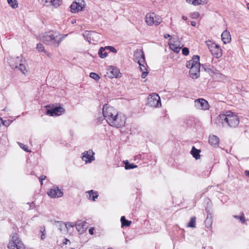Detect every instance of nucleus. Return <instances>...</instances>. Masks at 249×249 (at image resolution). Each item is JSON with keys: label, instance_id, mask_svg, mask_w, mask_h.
Here are the masks:
<instances>
[{"label": "nucleus", "instance_id": "1", "mask_svg": "<svg viewBox=\"0 0 249 249\" xmlns=\"http://www.w3.org/2000/svg\"><path fill=\"white\" fill-rule=\"evenodd\" d=\"M216 121L219 125L228 126L231 128L236 127L239 124L238 117L231 111L219 115L216 118Z\"/></svg>", "mask_w": 249, "mask_h": 249}, {"label": "nucleus", "instance_id": "2", "mask_svg": "<svg viewBox=\"0 0 249 249\" xmlns=\"http://www.w3.org/2000/svg\"><path fill=\"white\" fill-rule=\"evenodd\" d=\"M67 35H61L57 31H51L46 33L42 36L41 40L46 45L57 48Z\"/></svg>", "mask_w": 249, "mask_h": 249}, {"label": "nucleus", "instance_id": "3", "mask_svg": "<svg viewBox=\"0 0 249 249\" xmlns=\"http://www.w3.org/2000/svg\"><path fill=\"white\" fill-rule=\"evenodd\" d=\"M133 57L134 61L139 64L140 70L142 72L141 77L143 79L145 78L147 76L148 71L147 69V65L145 62L144 54L142 50L137 49L134 52Z\"/></svg>", "mask_w": 249, "mask_h": 249}, {"label": "nucleus", "instance_id": "4", "mask_svg": "<svg viewBox=\"0 0 249 249\" xmlns=\"http://www.w3.org/2000/svg\"><path fill=\"white\" fill-rule=\"evenodd\" d=\"M199 59L200 57L198 55H194L192 59L186 63V67L190 69V75L193 79H196L199 76L200 66Z\"/></svg>", "mask_w": 249, "mask_h": 249}, {"label": "nucleus", "instance_id": "5", "mask_svg": "<svg viewBox=\"0 0 249 249\" xmlns=\"http://www.w3.org/2000/svg\"><path fill=\"white\" fill-rule=\"evenodd\" d=\"M117 110L112 107L105 105L103 107V114L104 118L102 117L97 118V122L102 123L104 119H105L107 122L109 124L113 118L115 117L118 114Z\"/></svg>", "mask_w": 249, "mask_h": 249}, {"label": "nucleus", "instance_id": "6", "mask_svg": "<svg viewBox=\"0 0 249 249\" xmlns=\"http://www.w3.org/2000/svg\"><path fill=\"white\" fill-rule=\"evenodd\" d=\"M9 249H25V246L19 238L18 233H13L8 244Z\"/></svg>", "mask_w": 249, "mask_h": 249}, {"label": "nucleus", "instance_id": "7", "mask_svg": "<svg viewBox=\"0 0 249 249\" xmlns=\"http://www.w3.org/2000/svg\"><path fill=\"white\" fill-rule=\"evenodd\" d=\"M145 19V22L148 26L159 25L162 22V18L154 13L147 14Z\"/></svg>", "mask_w": 249, "mask_h": 249}, {"label": "nucleus", "instance_id": "8", "mask_svg": "<svg viewBox=\"0 0 249 249\" xmlns=\"http://www.w3.org/2000/svg\"><path fill=\"white\" fill-rule=\"evenodd\" d=\"M126 117L123 114L118 113L109 124L111 126L119 128L124 126L125 124Z\"/></svg>", "mask_w": 249, "mask_h": 249}, {"label": "nucleus", "instance_id": "9", "mask_svg": "<svg viewBox=\"0 0 249 249\" xmlns=\"http://www.w3.org/2000/svg\"><path fill=\"white\" fill-rule=\"evenodd\" d=\"M147 105L153 107H159L161 106L160 98L157 93H153L147 97Z\"/></svg>", "mask_w": 249, "mask_h": 249}, {"label": "nucleus", "instance_id": "10", "mask_svg": "<svg viewBox=\"0 0 249 249\" xmlns=\"http://www.w3.org/2000/svg\"><path fill=\"white\" fill-rule=\"evenodd\" d=\"M85 4L83 0H75L70 6L71 11L73 13H76L83 10Z\"/></svg>", "mask_w": 249, "mask_h": 249}, {"label": "nucleus", "instance_id": "11", "mask_svg": "<svg viewBox=\"0 0 249 249\" xmlns=\"http://www.w3.org/2000/svg\"><path fill=\"white\" fill-rule=\"evenodd\" d=\"M195 107L200 110H208L210 106L208 102L203 98H199L194 102Z\"/></svg>", "mask_w": 249, "mask_h": 249}, {"label": "nucleus", "instance_id": "12", "mask_svg": "<svg viewBox=\"0 0 249 249\" xmlns=\"http://www.w3.org/2000/svg\"><path fill=\"white\" fill-rule=\"evenodd\" d=\"M48 196L51 198H58L63 195V191L56 186H53L48 193Z\"/></svg>", "mask_w": 249, "mask_h": 249}, {"label": "nucleus", "instance_id": "13", "mask_svg": "<svg viewBox=\"0 0 249 249\" xmlns=\"http://www.w3.org/2000/svg\"><path fill=\"white\" fill-rule=\"evenodd\" d=\"M94 155V153L92 150L85 151L82 157V160L86 163H90L95 160Z\"/></svg>", "mask_w": 249, "mask_h": 249}, {"label": "nucleus", "instance_id": "14", "mask_svg": "<svg viewBox=\"0 0 249 249\" xmlns=\"http://www.w3.org/2000/svg\"><path fill=\"white\" fill-rule=\"evenodd\" d=\"M65 111V109L62 107H55L52 109H47L46 114L51 116H59Z\"/></svg>", "mask_w": 249, "mask_h": 249}, {"label": "nucleus", "instance_id": "15", "mask_svg": "<svg viewBox=\"0 0 249 249\" xmlns=\"http://www.w3.org/2000/svg\"><path fill=\"white\" fill-rule=\"evenodd\" d=\"M21 62L22 60L20 57H10L8 59V62L12 69H18L19 66V64L21 63Z\"/></svg>", "mask_w": 249, "mask_h": 249}, {"label": "nucleus", "instance_id": "16", "mask_svg": "<svg viewBox=\"0 0 249 249\" xmlns=\"http://www.w3.org/2000/svg\"><path fill=\"white\" fill-rule=\"evenodd\" d=\"M88 223L85 221L78 220L75 223V227L80 234L83 233L87 229Z\"/></svg>", "mask_w": 249, "mask_h": 249}, {"label": "nucleus", "instance_id": "17", "mask_svg": "<svg viewBox=\"0 0 249 249\" xmlns=\"http://www.w3.org/2000/svg\"><path fill=\"white\" fill-rule=\"evenodd\" d=\"M121 74L119 70L114 66H110L107 72V76L109 78H118Z\"/></svg>", "mask_w": 249, "mask_h": 249}, {"label": "nucleus", "instance_id": "18", "mask_svg": "<svg viewBox=\"0 0 249 249\" xmlns=\"http://www.w3.org/2000/svg\"><path fill=\"white\" fill-rule=\"evenodd\" d=\"M208 215L207 218L205 221V231L208 232L209 235H212L213 233L212 231V224H213V219L212 217L210 214Z\"/></svg>", "mask_w": 249, "mask_h": 249}, {"label": "nucleus", "instance_id": "19", "mask_svg": "<svg viewBox=\"0 0 249 249\" xmlns=\"http://www.w3.org/2000/svg\"><path fill=\"white\" fill-rule=\"evenodd\" d=\"M210 51L212 55L217 58H219L222 56V50L217 44L213 46V47H210Z\"/></svg>", "mask_w": 249, "mask_h": 249}, {"label": "nucleus", "instance_id": "20", "mask_svg": "<svg viewBox=\"0 0 249 249\" xmlns=\"http://www.w3.org/2000/svg\"><path fill=\"white\" fill-rule=\"evenodd\" d=\"M209 143L214 147H217L219 144V138L214 135H211L209 136Z\"/></svg>", "mask_w": 249, "mask_h": 249}, {"label": "nucleus", "instance_id": "21", "mask_svg": "<svg viewBox=\"0 0 249 249\" xmlns=\"http://www.w3.org/2000/svg\"><path fill=\"white\" fill-rule=\"evenodd\" d=\"M98 35L94 32L86 31L83 34V36L88 42L91 43V38L96 37Z\"/></svg>", "mask_w": 249, "mask_h": 249}, {"label": "nucleus", "instance_id": "22", "mask_svg": "<svg viewBox=\"0 0 249 249\" xmlns=\"http://www.w3.org/2000/svg\"><path fill=\"white\" fill-rule=\"evenodd\" d=\"M221 39L224 44H227L231 41V37L229 32L225 30L221 35Z\"/></svg>", "mask_w": 249, "mask_h": 249}, {"label": "nucleus", "instance_id": "23", "mask_svg": "<svg viewBox=\"0 0 249 249\" xmlns=\"http://www.w3.org/2000/svg\"><path fill=\"white\" fill-rule=\"evenodd\" d=\"M87 194V196L89 199H92L95 201L98 197V193L97 191H94L93 190L87 191L86 192Z\"/></svg>", "mask_w": 249, "mask_h": 249}, {"label": "nucleus", "instance_id": "24", "mask_svg": "<svg viewBox=\"0 0 249 249\" xmlns=\"http://www.w3.org/2000/svg\"><path fill=\"white\" fill-rule=\"evenodd\" d=\"M200 150L196 148L195 146H193L191 151V154L195 159L198 160L200 158Z\"/></svg>", "mask_w": 249, "mask_h": 249}, {"label": "nucleus", "instance_id": "25", "mask_svg": "<svg viewBox=\"0 0 249 249\" xmlns=\"http://www.w3.org/2000/svg\"><path fill=\"white\" fill-rule=\"evenodd\" d=\"M57 224H59V226L62 227L64 229H66L67 231L68 230L69 228H73L74 226H75V224H74L72 222L64 223L61 222H57Z\"/></svg>", "mask_w": 249, "mask_h": 249}, {"label": "nucleus", "instance_id": "26", "mask_svg": "<svg viewBox=\"0 0 249 249\" xmlns=\"http://www.w3.org/2000/svg\"><path fill=\"white\" fill-rule=\"evenodd\" d=\"M17 70L20 71L24 75H27L28 73V67L25 65L21 63L19 64V66Z\"/></svg>", "mask_w": 249, "mask_h": 249}, {"label": "nucleus", "instance_id": "27", "mask_svg": "<svg viewBox=\"0 0 249 249\" xmlns=\"http://www.w3.org/2000/svg\"><path fill=\"white\" fill-rule=\"evenodd\" d=\"M105 47H101L98 51V55L102 58H105L107 55V53L106 51Z\"/></svg>", "mask_w": 249, "mask_h": 249}, {"label": "nucleus", "instance_id": "28", "mask_svg": "<svg viewBox=\"0 0 249 249\" xmlns=\"http://www.w3.org/2000/svg\"><path fill=\"white\" fill-rule=\"evenodd\" d=\"M122 227H128L131 224V221L127 220L125 219L124 216H122L121 218Z\"/></svg>", "mask_w": 249, "mask_h": 249}, {"label": "nucleus", "instance_id": "29", "mask_svg": "<svg viewBox=\"0 0 249 249\" xmlns=\"http://www.w3.org/2000/svg\"><path fill=\"white\" fill-rule=\"evenodd\" d=\"M124 167L126 170L134 169L136 168L137 166L134 163H130L127 160L124 161Z\"/></svg>", "mask_w": 249, "mask_h": 249}, {"label": "nucleus", "instance_id": "30", "mask_svg": "<svg viewBox=\"0 0 249 249\" xmlns=\"http://www.w3.org/2000/svg\"><path fill=\"white\" fill-rule=\"evenodd\" d=\"M233 217L236 219L240 220L242 224H244L246 221V219H245L244 214L243 213H240L239 215H234Z\"/></svg>", "mask_w": 249, "mask_h": 249}, {"label": "nucleus", "instance_id": "31", "mask_svg": "<svg viewBox=\"0 0 249 249\" xmlns=\"http://www.w3.org/2000/svg\"><path fill=\"white\" fill-rule=\"evenodd\" d=\"M196 217L195 216L192 217L190 219L189 222L187 224V226L190 228H195L196 227Z\"/></svg>", "mask_w": 249, "mask_h": 249}, {"label": "nucleus", "instance_id": "32", "mask_svg": "<svg viewBox=\"0 0 249 249\" xmlns=\"http://www.w3.org/2000/svg\"><path fill=\"white\" fill-rule=\"evenodd\" d=\"M170 48L175 53H178L180 50V47L175 44H169Z\"/></svg>", "mask_w": 249, "mask_h": 249}, {"label": "nucleus", "instance_id": "33", "mask_svg": "<svg viewBox=\"0 0 249 249\" xmlns=\"http://www.w3.org/2000/svg\"><path fill=\"white\" fill-rule=\"evenodd\" d=\"M36 48L39 52H44L45 53L47 54L48 55H49L48 53L45 51L44 47L42 44L38 43L36 45Z\"/></svg>", "mask_w": 249, "mask_h": 249}, {"label": "nucleus", "instance_id": "34", "mask_svg": "<svg viewBox=\"0 0 249 249\" xmlns=\"http://www.w3.org/2000/svg\"><path fill=\"white\" fill-rule=\"evenodd\" d=\"M8 4L13 8H16L18 7V4L16 0H7Z\"/></svg>", "mask_w": 249, "mask_h": 249}, {"label": "nucleus", "instance_id": "35", "mask_svg": "<svg viewBox=\"0 0 249 249\" xmlns=\"http://www.w3.org/2000/svg\"><path fill=\"white\" fill-rule=\"evenodd\" d=\"M89 76L97 81H98L100 79L99 75L95 72H91L89 74Z\"/></svg>", "mask_w": 249, "mask_h": 249}, {"label": "nucleus", "instance_id": "36", "mask_svg": "<svg viewBox=\"0 0 249 249\" xmlns=\"http://www.w3.org/2000/svg\"><path fill=\"white\" fill-rule=\"evenodd\" d=\"M105 49H106L107 50H109L110 52H113L114 53H116L117 52V50L114 47L111 46H106V47H105Z\"/></svg>", "mask_w": 249, "mask_h": 249}, {"label": "nucleus", "instance_id": "37", "mask_svg": "<svg viewBox=\"0 0 249 249\" xmlns=\"http://www.w3.org/2000/svg\"><path fill=\"white\" fill-rule=\"evenodd\" d=\"M61 3L60 0H53L51 4L55 7H57L60 5Z\"/></svg>", "mask_w": 249, "mask_h": 249}, {"label": "nucleus", "instance_id": "38", "mask_svg": "<svg viewBox=\"0 0 249 249\" xmlns=\"http://www.w3.org/2000/svg\"><path fill=\"white\" fill-rule=\"evenodd\" d=\"M18 144L19 146L21 148H22L23 150L26 152H30L28 150V146L22 143L18 142Z\"/></svg>", "mask_w": 249, "mask_h": 249}, {"label": "nucleus", "instance_id": "39", "mask_svg": "<svg viewBox=\"0 0 249 249\" xmlns=\"http://www.w3.org/2000/svg\"><path fill=\"white\" fill-rule=\"evenodd\" d=\"M182 53L184 55H188L189 53V49L187 47H184L182 49Z\"/></svg>", "mask_w": 249, "mask_h": 249}, {"label": "nucleus", "instance_id": "40", "mask_svg": "<svg viewBox=\"0 0 249 249\" xmlns=\"http://www.w3.org/2000/svg\"><path fill=\"white\" fill-rule=\"evenodd\" d=\"M201 67L202 68H203L205 71H211L213 73H216L213 70H212V69L211 68H210V66H209V67L206 68V67H205V65L202 64L201 65Z\"/></svg>", "mask_w": 249, "mask_h": 249}, {"label": "nucleus", "instance_id": "41", "mask_svg": "<svg viewBox=\"0 0 249 249\" xmlns=\"http://www.w3.org/2000/svg\"><path fill=\"white\" fill-rule=\"evenodd\" d=\"M207 3V0H196V5L204 4Z\"/></svg>", "mask_w": 249, "mask_h": 249}, {"label": "nucleus", "instance_id": "42", "mask_svg": "<svg viewBox=\"0 0 249 249\" xmlns=\"http://www.w3.org/2000/svg\"><path fill=\"white\" fill-rule=\"evenodd\" d=\"M206 45L208 46L209 49L210 50V47H213V46L216 45L214 43H213L211 41L208 40L206 42Z\"/></svg>", "mask_w": 249, "mask_h": 249}, {"label": "nucleus", "instance_id": "43", "mask_svg": "<svg viewBox=\"0 0 249 249\" xmlns=\"http://www.w3.org/2000/svg\"><path fill=\"white\" fill-rule=\"evenodd\" d=\"M192 18H196L199 16V13L198 12H194L192 14H191V15Z\"/></svg>", "mask_w": 249, "mask_h": 249}, {"label": "nucleus", "instance_id": "44", "mask_svg": "<svg viewBox=\"0 0 249 249\" xmlns=\"http://www.w3.org/2000/svg\"><path fill=\"white\" fill-rule=\"evenodd\" d=\"M27 204L29 205V210L34 209V207H35V204H34V202H31V203L30 202H28L27 203Z\"/></svg>", "mask_w": 249, "mask_h": 249}, {"label": "nucleus", "instance_id": "45", "mask_svg": "<svg viewBox=\"0 0 249 249\" xmlns=\"http://www.w3.org/2000/svg\"><path fill=\"white\" fill-rule=\"evenodd\" d=\"M186 1L189 3L196 5V0H186Z\"/></svg>", "mask_w": 249, "mask_h": 249}, {"label": "nucleus", "instance_id": "46", "mask_svg": "<svg viewBox=\"0 0 249 249\" xmlns=\"http://www.w3.org/2000/svg\"><path fill=\"white\" fill-rule=\"evenodd\" d=\"M94 230V228H92V227L90 228L89 230V233L91 235H93Z\"/></svg>", "mask_w": 249, "mask_h": 249}, {"label": "nucleus", "instance_id": "47", "mask_svg": "<svg viewBox=\"0 0 249 249\" xmlns=\"http://www.w3.org/2000/svg\"><path fill=\"white\" fill-rule=\"evenodd\" d=\"M46 178V177L45 176H41L39 177V179L40 181V182H42L43 180L45 179Z\"/></svg>", "mask_w": 249, "mask_h": 249}, {"label": "nucleus", "instance_id": "48", "mask_svg": "<svg viewBox=\"0 0 249 249\" xmlns=\"http://www.w3.org/2000/svg\"><path fill=\"white\" fill-rule=\"evenodd\" d=\"M40 231L41 233H43V232H45V227H41Z\"/></svg>", "mask_w": 249, "mask_h": 249}, {"label": "nucleus", "instance_id": "49", "mask_svg": "<svg viewBox=\"0 0 249 249\" xmlns=\"http://www.w3.org/2000/svg\"><path fill=\"white\" fill-rule=\"evenodd\" d=\"M191 25L192 26H194V27H195L196 25V23L195 21H191Z\"/></svg>", "mask_w": 249, "mask_h": 249}, {"label": "nucleus", "instance_id": "50", "mask_svg": "<svg viewBox=\"0 0 249 249\" xmlns=\"http://www.w3.org/2000/svg\"><path fill=\"white\" fill-rule=\"evenodd\" d=\"M45 238V232L43 233H42V234L41 235V239H44Z\"/></svg>", "mask_w": 249, "mask_h": 249}, {"label": "nucleus", "instance_id": "51", "mask_svg": "<svg viewBox=\"0 0 249 249\" xmlns=\"http://www.w3.org/2000/svg\"><path fill=\"white\" fill-rule=\"evenodd\" d=\"M245 174L246 176L249 177V170H246L245 171Z\"/></svg>", "mask_w": 249, "mask_h": 249}, {"label": "nucleus", "instance_id": "52", "mask_svg": "<svg viewBox=\"0 0 249 249\" xmlns=\"http://www.w3.org/2000/svg\"><path fill=\"white\" fill-rule=\"evenodd\" d=\"M59 230H60L61 231H66V229H64L62 227H60L59 225Z\"/></svg>", "mask_w": 249, "mask_h": 249}, {"label": "nucleus", "instance_id": "53", "mask_svg": "<svg viewBox=\"0 0 249 249\" xmlns=\"http://www.w3.org/2000/svg\"><path fill=\"white\" fill-rule=\"evenodd\" d=\"M171 37V36L169 34H165L164 37L165 38H167L168 37Z\"/></svg>", "mask_w": 249, "mask_h": 249}, {"label": "nucleus", "instance_id": "54", "mask_svg": "<svg viewBox=\"0 0 249 249\" xmlns=\"http://www.w3.org/2000/svg\"><path fill=\"white\" fill-rule=\"evenodd\" d=\"M182 18L184 20H186L187 19V17L185 16H183Z\"/></svg>", "mask_w": 249, "mask_h": 249}, {"label": "nucleus", "instance_id": "55", "mask_svg": "<svg viewBox=\"0 0 249 249\" xmlns=\"http://www.w3.org/2000/svg\"><path fill=\"white\" fill-rule=\"evenodd\" d=\"M2 111H9V109L7 107H6L3 109H2Z\"/></svg>", "mask_w": 249, "mask_h": 249}, {"label": "nucleus", "instance_id": "56", "mask_svg": "<svg viewBox=\"0 0 249 249\" xmlns=\"http://www.w3.org/2000/svg\"><path fill=\"white\" fill-rule=\"evenodd\" d=\"M5 124H7V125H6V126H8V125H9V123L7 121V122H6V123H5Z\"/></svg>", "mask_w": 249, "mask_h": 249}, {"label": "nucleus", "instance_id": "57", "mask_svg": "<svg viewBox=\"0 0 249 249\" xmlns=\"http://www.w3.org/2000/svg\"><path fill=\"white\" fill-rule=\"evenodd\" d=\"M247 5V8H248V9H249V3H248Z\"/></svg>", "mask_w": 249, "mask_h": 249}, {"label": "nucleus", "instance_id": "58", "mask_svg": "<svg viewBox=\"0 0 249 249\" xmlns=\"http://www.w3.org/2000/svg\"><path fill=\"white\" fill-rule=\"evenodd\" d=\"M40 183H41V185H42L43 184V181L42 182H40Z\"/></svg>", "mask_w": 249, "mask_h": 249}, {"label": "nucleus", "instance_id": "59", "mask_svg": "<svg viewBox=\"0 0 249 249\" xmlns=\"http://www.w3.org/2000/svg\"><path fill=\"white\" fill-rule=\"evenodd\" d=\"M108 249H113L112 248H109Z\"/></svg>", "mask_w": 249, "mask_h": 249}, {"label": "nucleus", "instance_id": "60", "mask_svg": "<svg viewBox=\"0 0 249 249\" xmlns=\"http://www.w3.org/2000/svg\"><path fill=\"white\" fill-rule=\"evenodd\" d=\"M91 40H92V41H94V40H93V39H91Z\"/></svg>", "mask_w": 249, "mask_h": 249}, {"label": "nucleus", "instance_id": "61", "mask_svg": "<svg viewBox=\"0 0 249 249\" xmlns=\"http://www.w3.org/2000/svg\"><path fill=\"white\" fill-rule=\"evenodd\" d=\"M91 40H92V41H94V40H93V39H91Z\"/></svg>", "mask_w": 249, "mask_h": 249}]
</instances>
